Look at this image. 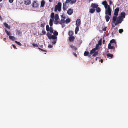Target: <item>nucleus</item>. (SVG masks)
<instances>
[{"mask_svg":"<svg viewBox=\"0 0 128 128\" xmlns=\"http://www.w3.org/2000/svg\"><path fill=\"white\" fill-rule=\"evenodd\" d=\"M53 35H52V39L53 40L52 42V44H55L56 42L57 41V36L58 35V32L56 31L53 32Z\"/></svg>","mask_w":128,"mask_h":128,"instance_id":"1","label":"nucleus"},{"mask_svg":"<svg viewBox=\"0 0 128 128\" xmlns=\"http://www.w3.org/2000/svg\"><path fill=\"white\" fill-rule=\"evenodd\" d=\"M105 8V14H108L109 15H111L112 10L110 7V5H108L105 6L104 7Z\"/></svg>","mask_w":128,"mask_h":128,"instance_id":"2","label":"nucleus"},{"mask_svg":"<svg viewBox=\"0 0 128 128\" xmlns=\"http://www.w3.org/2000/svg\"><path fill=\"white\" fill-rule=\"evenodd\" d=\"M54 12H52L50 15V18H52L50 20L49 24L50 26L52 25V22L54 21Z\"/></svg>","mask_w":128,"mask_h":128,"instance_id":"3","label":"nucleus"},{"mask_svg":"<svg viewBox=\"0 0 128 128\" xmlns=\"http://www.w3.org/2000/svg\"><path fill=\"white\" fill-rule=\"evenodd\" d=\"M106 16H105V18L106 20V21L107 22H108L110 20V16L111 15H109L108 14H105Z\"/></svg>","mask_w":128,"mask_h":128,"instance_id":"4","label":"nucleus"},{"mask_svg":"<svg viewBox=\"0 0 128 128\" xmlns=\"http://www.w3.org/2000/svg\"><path fill=\"white\" fill-rule=\"evenodd\" d=\"M119 10V9L118 8H117L114 10V15L117 16L118 15V12Z\"/></svg>","mask_w":128,"mask_h":128,"instance_id":"5","label":"nucleus"},{"mask_svg":"<svg viewBox=\"0 0 128 128\" xmlns=\"http://www.w3.org/2000/svg\"><path fill=\"white\" fill-rule=\"evenodd\" d=\"M123 20V18L121 17V16H119L118 17L116 21L118 22V23L120 24L122 21Z\"/></svg>","mask_w":128,"mask_h":128,"instance_id":"6","label":"nucleus"},{"mask_svg":"<svg viewBox=\"0 0 128 128\" xmlns=\"http://www.w3.org/2000/svg\"><path fill=\"white\" fill-rule=\"evenodd\" d=\"M73 12V10L71 8L69 9L67 11V14L69 15H70L72 14Z\"/></svg>","mask_w":128,"mask_h":128,"instance_id":"7","label":"nucleus"},{"mask_svg":"<svg viewBox=\"0 0 128 128\" xmlns=\"http://www.w3.org/2000/svg\"><path fill=\"white\" fill-rule=\"evenodd\" d=\"M46 35L47 36L49 39L50 40L52 39V35H51V34L49 32H48Z\"/></svg>","mask_w":128,"mask_h":128,"instance_id":"8","label":"nucleus"},{"mask_svg":"<svg viewBox=\"0 0 128 128\" xmlns=\"http://www.w3.org/2000/svg\"><path fill=\"white\" fill-rule=\"evenodd\" d=\"M80 19H78L76 22V26H79L80 24Z\"/></svg>","mask_w":128,"mask_h":128,"instance_id":"9","label":"nucleus"},{"mask_svg":"<svg viewBox=\"0 0 128 128\" xmlns=\"http://www.w3.org/2000/svg\"><path fill=\"white\" fill-rule=\"evenodd\" d=\"M112 30V35H113L114 34H115L116 32H117L118 30V28L117 27H116Z\"/></svg>","mask_w":128,"mask_h":128,"instance_id":"10","label":"nucleus"},{"mask_svg":"<svg viewBox=\"0 0 128 128\" xmlns=\"http://www.w3.org/2000/svg\"><path fill=\"white\" fill-rule=\"evenodd\" d=\"M66 4V2H64L63 4V9L64 10H66L67 8Z\"/></svg>","mask_w":128,"mask_h":128,"instance_id":"11","label":"nucleus"},{"mask_svg":"<svg viewBox=\"0 0 128 128\" xmlns=\"http://www.w3.org/2000/svg\"><path fill=\"white\" fill-rule=\"evenodd\" d=\"M38 5V4L35 1L33 2L32 4V7L33 8H36Z\"/></svg>","mask_w":128,"mask_h":128,"instance_id":"12","label":"nucleus"},{"mask_svg":"<svg viewBox=\"0 0 128 128\" xmlns=\"http://www.w3.org/2000/svg\"><path fill=\"white\" fill-rule=\"evenodd\" d=\"M117 16H115L114 15L113 16V18L112 19V23H115V22L116 21L117 18Z\"/></svg>","mask_w":128,"mask_h":128,"instance_id":"13","label":"nucleus"},{"mask_svg":"<svg viewBox=\"0 0 128 128\" xmlns=\"http://www.w3.org/2000/svg\"><path fill=\"white\" fill-rule=\"evenodd\" d=\"M98 5L95 4H92L91 6L93 8H97L98 6Z\"/></svg>","mask_w":128,"mask_h":128,"instance_id":"14","label":"nucleus"},{"mask_svg":"<svg viewBox=\"0 0 128 128\" xmlns=\"http://www.w3.org/2000/svg\"><path fill=\"white\" fill-rule=\"evenodd\" d=\"M108 48L110 49H115V47L114 46H111V44H109L108 45Z\"/></svg>","mask_w":128,"mask_h":128,"instance_id":"15","label":"nucleus"},{"mask_svg":"<svg viewBox=\"0 0 128 128\" xmlns=\"http://www.w3.org/2000/svg\"><path fill=\"white\" fill-rule=\"evenodd\" d=\"M4 26L7 28L10 29V26L9 25L7 24L6 23H4Z\"/></svg>","mask_w":128,"mask_h":128,"instance_id":"16","label":"nucleus"},{"mask_svg":"<svg viewBox=\"0 0 128 128\" xmlns=\"http://www.w3.org/2000/svg\"><path fill=\"white\" fill-rule=\"evenodd\" d=\"M9 38L10 40L13 41H14L16 40L14 36H9Z\"/></svg>","mask_w":128,"mask_h":128,"instance_id":"17","label":"nucleus"},{"mask_svg":"<svg viewBox=\"0 0 128 128\" xmlns=\"http://www.w3.org/2000/svg\"><path fill=\"white\" fill-rule=\"evenodd\" d=\"M24 2L25 4L26 5H29L31 3L30 0H25Z\"/></svg>","mask_w":128,"mask_h":128,"instance_id":"18","label":"nucleus"},{"mask_svg":"<svg viewBox=\"0 0 128 128\" xmlns=\"http://www.w3.org/2000/svg\"><path fill=\"white\" fill-rule=\"evenodd\" d=\"M102 4L104 6V7H105V6L106 7V6L108 5L106 1H104L103 2H102Z\"/></svg>","mask_w":128,"mask_h":128,"instance_id":"19","label":"nucleus"},{"mask_svg":"<svg viewBox=\"0 0 128 128\" xmlns=\"http://www.w3.org/2000/svg\"><path fill=\"white\" fill-rule=\"evenodd\" d=\"M126 15V14L125 12H121L120 14V16H121L122 18H124L125 17V16Z\"/></svg>","mask_w":128,"mask_h":128,"instance_id":"20","label":"nucleus"},{"mask_svg":"<svg viewBox=\"0 0 128 128\" xmlns=\"http://www.w3.org/2000/svg\"><path fill=\"white\" fill-rule=\"evenodd\" d=\"M54 18L55 20H58L59 19V16L58 14L55 15Z\"/></svg>","mask_w":128,"mask_h":128,"instance_id":"21","label":"nucleus"},{"mask_svg":"<svg viewBox=\"0 0 128 128\" xmlns=\"http://www.w3.org/2000/svg\"><path fill=\"white\" fill-rule=\"evenodd\" d=\"M95 11V9L94 8H90V10L89 12L91 13H93Z\"/></svg>","mask_w":128,"mask_h":128,"instance_id":"22","label":"nucleus"},{"mask_svg":"<svg viewBox=\"0 0 128 128\" xmlns=\"http://www.w3.org/2000/svg\"><path fill=\"white\" fill-rule=\"evenodd\" d=\"M74 38V36H70L69 38V40L70 42L73 41Z\"/></svg>","mask_w":128,"mask_h":128,"instance_id":"23","label":"nucleus"},{"mask_svg":"<svg viewBox=\"0 0 128 128\" xmlns=\"http://www.w3.org/2000/svg\"><path fill=\"white\" fill-rule=\"evenodd\" d=\"M96 48H94L92 50H91L90 51V54H93L95 52H96Z\"/></svg>","mask_w":128,"mask_h":128,"instance_id":"24","label":"nucleus"},{"mask_svg":"<svg viewBox=\"0 0 128 128\" xmlns=\"http://www.w3.org/2000/svg\"><path fill=\"white\" fill-rule=\"evenodd\" d=\"M79 26H76V28L75 30V33L76 34L78 32V31L79 30Z\"/></svg>","mask_w":128,"mask_h":128,"instance_id":"25","label":"nucleus"},{"mask_svg":"<svg viewBox=\"0 0 128 128\" xmlns=\"http://www.w3.org/2000/svg\"><path fill=\"white\" fill-rule=\"evenodd\" d=\"M65 22L64 20L62 19L59 22V24H62L64 23Z\"/></svg>","mask_w":128,"mask_h":128,"instance_id":"26","label":"nucleus"},{"mask_svg":"<svg viewBox=\"0 0 128 128\" xmlns=\"http://www.w3.org/2000/svg\"><path fill=\"white\" fill-rule=\"evenodd\" d=\"M65 22L66 24L69 23L70 22V19L69 18H67L65 21Z\"/></svg>","mask_w":128,"mask_h":128,"instance_id":"27","label":"nucleus"},{"mask_svg":"<svg viewBox=\"0 0 128 128\" xmlns=\"http://www.w3.org/2000/svg\"><path fill=\"white\" fill-rule=\"evenodd\" d=\"M45 2L44 0H42L41 2L40 6L42 7H43L44 5Z\"/></svg>","mask_w":128,"mask_h":128,"instance_id":"28","label":"nucleus"},{"mask_svg":"<svg viewBox=\"0 0 128 128\" xmlns=\"http://www.w3.org/2000/svg\"><path fill=\"white\" fill-rule=\"evenodd\" d=\"M5 31L6 33V34H7V35L8 36H10V32H8V31H7V30L6 29H5Z\"/></svg>","mask_w":128,"mask_h":128,"instance_id":"29","label":"nucleus"},{"mask_svg":"<svg viewBox=\"0 0 128 128\" xmlns=\"http://www.w3.org/2000/svg\"><path fill=\"white\" fill-rule=\"evenodd\" d=\"M57 10L59 11H60L61 9V7H60L57 6H55Z\"/></svg>","mask_w":128,"mask_h":128,"instance_id":"30","label":"nucleus"},{"mask_svg":"<svg viewBox=\"0 0 128 128\" xmlns=\"http://www.w3.org/2000/svg\"><path fill=\"white\" fill-rule=\"evenodd\" d=\"M70 47L72 49H73L74 50H76L77 49V48L76 47L72 45H70Z\"/></svg>","mask_w":128,"mask_h":128,"instance_id":"31","label":"nucleus"},{"mask_svg":"<svg viewBox=\"0 0 128 128\" xmlns=\"http://www.w3.org/2000/svg\"><path fill=\"white\" fill-rule=\"evenodd\" d=\"M89 53L88 52L85 51L84 53V56H88L89 54Z\"/></svg>","mask_w":128,"mask_h":128,"instance_id":"32","label":"nucleus"},{"mask_svg":"<svg viewBox=\"0 0 128 128\" xmlns=\"http://www.w3.org/2000/svg\"><path fill=\"white\" fill-rule=\"evenodd\" d=\"M49 30V31H50L51 34L53 33V30L52 27H50V28Z\"/></svg>","mask_w":128,"mask_h":128,"instance_id":"33","label":"nucleus"},{"mask_svg":"<svg viewBox=\"0 0 128 128\" xmlns=\"http://www.w3.org/2000/svg\"><path fill=\"white\" fill-rule=\"evenodd\" d=\"M106 56L108 57H110L111 58H112L113 56L112 54H106Z\"/></svg>","mask_w":128,"mask_h":128,"instance_id":"34","label":"nucleus"},{"mask_svg":"<svg viewBox=\"0 0 128 128\" xmlns=\"http://www.w3.org/2000/svg\"><path fill=\"white\" fill-rule=\"evenodd\" d=\"M96 10L97 12H99L100 11V9L99 7H97L96 9Z\"/></svg>","mask_w":128,"mask_h":128,"instance_id":"35","label":"nucleus"},{"mask_svg":"<svg viewBox=\"0 0 128 128\" xmlns=\"http://www.w3.org/2000/svg\"><path fill=\"white\" fill-rule=\"evenodd\" d=\"M76 1V0H71V2H70V4H72L75 3Z\"/></svg>","mask_w":128,"mask_h":128,"instance_id":"36","label":"nucleus"},{"mask_svg":"<svg viewBox=\"0 0 128 128\" xmlns=\"http://www.w3.org/2000/svg\"><path fill=\"white\" fill-rule=\"evenodd\" d=\"M58 23H59V22L58 21V20H55L54 21V23L55 24H58Z\"/></svg>","mask_w":128,"mask_h":128,"instance_id":"37","label":"nucleus"},{"mask_svg":"<svg viewBox=\"0 0 128 128\" xmlns=\"http://www.w3.org/2000/svg\"><path fill=\"white\" fill-rule=\"evenodd\" d=\"M116 41L114 39H112L110 40V44H112L114 43Z\"/></svg>","mask_w":128,"mask_h":128,"instance_id":"38","label":"nucleus"},{"mask_svg":"<svg viewBox=\"0 0 128 128\" xmlns=\"http://www.w3.org/2000/svg\"><path fill=\"white\" fill-rule=\"evenodd\" d=\"M50 27L48 25H47L46 26V30L47 31H49V30L50 29Z\"/></svg>","mask_w":128,"mask_h":128,"instance_id":"39","label":"nucleus"},{"mask_svg":"<svg viewBox=\"0 0 128 128\" xmlns=\"http://www.w3.org/2000/svg\"><path fill=\"white\" fill-rule=\"evenodd\" d=\"M98 54V51L95 52L94 53L93 55L94 56H95Z\"/></svg>","mask_w":128,"mask_h":128,"instance_id":"40","label":"nucleus"},{"mask_svg":"<svg viewBox=\"0 0 128 128\" xmlns=\"http://www.w3.org/2000/svg\"><path fill=\"white\" fill-rule=\"evenodd\" d=\"M72 31H70L69 32L68 34L70 36H71L72 35Z\"/></svg>","mask_w":128,"mask_h":128,"instance_id":"41","label":"nucleus"},{"mask_svg":"<svg viewBox=\"0 0 128 128\" xmlns=\"http://www.w3.org/2000/svg\"><path fill=\"white\" fill-rule=\"evenodd\" d=\"M62 4L60 2H58V4L57 5H56V6H58L61 7Z\"/></svg>","mask_w":128,"mask_h":128,"instance_id":"42","label":"nucleus"},{"mask_svg":"<svg viewBox=\"0 0 128 128\" xmlns=\"http://www.w3.org/2000/svg\"><path fill=\"white\" fill-rule=\"evenodd\" d=\"M99 46V44H97L96 45V48H96V50H97Z\"/></svg>","mask_w":128,"mask_h":128,"instance_id":"43","label":"nucleus"},{"mask_svg":"<svg viewBox=\"0 0 128 128\" xmlns=\"http://www.w3.org/2000/svg\"><path fill=\"white\" fill-rule=\"evenodd\" d=\"M15 42L18 45L20 46L21 44L20 43L18 42H17V41H15Z\"/></svg>","mask_w":128,"mask_h":128,"instance_id":"44","label":"nucleus"},{"mask_svg":"<svg viewBox=\"0 0 128 128\" xmlns=\"http://www.w3.org/2000/svg\"><path fill=\"white\" fill-rule=\"evenodd\" d=\"M123 31L122 29H121L119 30V32L120 33H121Z\"/></svg>","mask_w":128,"mask_h":128,"instance_id":"45","label":"nucleus"},{"mask_svg":"<svg viewBox=\"0 0 128 128\" xmlns=\"http://www.w3.org/2000/svg\"><path fill=\"white\" fill-rule=\"evenodd\" d=\"M114 23V24L115 26H116L118 24H120V23H118V22L117 21H116V22H115V23Z\"/></svg>","mask_w":128,"mask_h":128,"instance_id":"46","label":"nucleus"},{"mask_svg":"<svg viewBox=\"0 0 128 128\" xmlns=\"http://www.w3.org/2000/svg\"><path fill=\"white\" fill-rule=\"evenodd\" d=\"M114 23V24L115 26H116L118 24H120V23H118V22L117 21H116V22H115V23Z\"/></svg>","mask_w":128,"mask_h":128,"instance_id":"47","label":"nucleus"},{"mask_svg":"<svg viewBox=\"0 0 128 128\" xmlns=\"http://www.w3.org/2000/svg\"><path fill=\"white\" fill-rule=\"evenodd\" d=\"M113 44L112 45L113 46H116V48L117 47V45H116V42H114V43H113Z\"/></svg>","mask_w":128,"mask_h":128,"instance_id":"48","label":"nucleus"},{"mask_svg":"<svg viewBox=\"0 0 128 128\" xmlns=\"http://www.w3.org/2000/svg\"><path fill=\"white\" fill-rule=\"evenodd\" d=\"M61 17L62 18L64 19H65L66 18V16L63 14H62L61 15Z\"/></svg>","mask_w":128,"mask_h":128,"instance_id":"49","label":"nucleus"},{"mask_svg":"<svg viewBox=\"0 0 128 128\" xmlns=\"http://www.w3.org/2000/svg\"><path fill=\"white\" fill-rule=\"evenodd\" d=\"M44 25L45 24L44 23L40 25V27L43 28L44 26Z\"/></svg>","mask_w":128,"mask_h":128,"instance_id":"50","label":"nucleus"},{"mask_svg":"<svg viewBox=\"0 0 128 128\" xmlns=\"http://www.w3.org/2000/svg\"><path fill=\"white\" fill-rule=\"evenodd\" d=\"M71 0H66L65 2L66 3H68L71 2Z\"/></svg>","mask_w":128,"mask_h":128,"instance_id":"51","label":"nucleus"},{"mask_svg":"<svg viewBox=\"0 0 128 128\" xmlns=\"http://www.w3.org/2000/svg\"><path fill=\"white\" fill-rule=\"evenodd\" d=\"M48 47L49 48H52L53 47V46L51 44H49Z\"/></svg>","mask_w":128,"mask_h":128,"instance_id":"52","label":"nucleus"},{"mask_svg":"<svg viewBox=\"0 0 128 128\" xmlns=\"http://www.w3.org/2000/svg\"><path fill=\"white\" fill-rule=\"evenodd\" d=\"M32 45L34 46H35V47L38 46V44H32Z\"/></svg>","mask_w":128,"mask_h":128,"instance_id":"53","label":"nucleus"},{"mask_svg":"<svg viewBox=\"0 0 128 128\" xmlns=\"http://www.w3.org/2000/svg\"><path fill=\"white\" fill-rule=\"evenodd\" d=\"M42 33L43 34H46V32L44 30H42Z\"/></svg>","mask_w":128,"mask_h":128,"instance_id":"54","label":"nucleus"},{"mask_svg":"<svg viewBox=\"0 0 128 128\" xmlns=\"http://www.w3.org/2000/svg\"><path fill=\"white\" fill-rule=\"evenodd\" d=\"M115 26H114V25L113 24H112L111 29L112 30L114 28H115Z\"/></svg>","mask_w":128,"mask_h":128,"instance_id":"55","label":"nucleus"},{"mask_svg":"<svg viewBox=\"0 0 128 128\" xmlns=\"http://www.w3.org/2000/svg\"><path fill=\"white\" fill-rule=\"evenodd\" d=\"M12 46H13V47L14 48V49H17V48L16 47V46L15 45H14V44H12Z\"/></svg>","mask_w":128,"mask_h":128,"instance_id":"56","label":"nucleus"},{"mask_svg":"<svg viewBox=\"0 0 128 128\" xmlns=\"http://www.w3.org/2000/svg\"><path fill=\"white\" fill-rule=\"evenodd\" d=\"M106 27H104L102 29V30L103 31H106Z\"/></svg>","mask_w":128,"mask_h":128,"instance_id":"57","label":"nucleus"},{"mask_svg":"<svg viewBox=\"0 0 128 128\" xmlns=\"http://www.w3.org/2000/svg\"><path fill=\"white\" fill-rule=\"evenodd\" d=\"M102 42L101 41H99L98 42V44H99V45L100 46L101 45Z\"/></svg>","mask_w":128,"mask_h":128,"instance_id":"58","label":"nucleus"},{"mask_svg":"<svg viewBox=\"0 0 128 128\" xmlns=\"http://www.w3.org/2000/svg\"><path fill=\"white\" fill-rule=\"evenodd\" d=\"M38 48L40 50H41L42 51H44V52H46V51L44 50H43V49H41L39 48Z\"/></svg>","mask_w":128,"mask_h":128,"instance_id":"59","label":"nucleus"},{"mask_svg":"<svg viewBox=\"0 0 128 128\" xmlns=\"http://www.w3.org/2000/svg\"><path fill=\"white\" fill-rule=\"evenodd\" d=\"M62 26V28H63L65 26V24H61Z\"/></svg>","mask_w":128,"mask_h":128,"instance_id":"60","label":"nucleus"},{"mask_svg":"<svg viewBox=\"0 0 128 128\" xmlns=\"http://www.w3.org/2000/svg\"><path fill=\"white\" fill-rule=\"evenodd\" d=\"M14 0H9V2L10 3H12L13 1Z\"/></svg>","mask_w":128,"mask_h":128,"instance_id":"61","label":"nucleus"},{"mask_svg":"<svg viewBox=\"0 0 128 128\" xmlns=\"http://www.w3.org/2000/svg\"><path fill=\"white\" fill-rule=\"evenodd\" d=\"M112 2L110 0V1H109L110 5H111L112 4Z\"/></svg>","mask_w":128,"mask_h":128,"instance_id":"62","label":"nucleus"},{"mask_svg":"<svg viewBox=\"0 0 128 128\" xmlns=\"http://www.w3.org/2000/svg\"><path fill=\"white\" fill-rule=\"evenodd\" d=\"M73 54L76 57H77V55L75 53H73Z\"/></svg>","mask_w":128,"mask_h":128,"instance_id":"63","label":"nucleus"},{"mask_svg":"<svg viewBox=\"0 0 128 128\" xmlns=\"http://www.w3.org/2000/svg\"><path fill=\"white\" fill-rule=\"evenodd\" d=\"M58 10L56 8V7L55 6V9L54 10L55 12H56L57 10Z\"/></svg>","mask_w":128,"mask_h":128,"instance_id":"64","label":"nucleus"}]
</instances>
